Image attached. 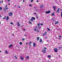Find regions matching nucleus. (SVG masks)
<instances>
[{
  "label": "nucleus",
  "mask_w": 62,
  "mask_h": 62,
  "mask_svg": "<svg viewBox=\"0 0 62 62\" xmlns=\"http://www.w3.org/2000/svg\"><path fill=\"white\" fill-rule=\"evenodd\" d=\"M32 18L31 19V22H33V20H35V18L34 17H32Z\"/></svg>",
  "instance_id": "obj_1"
},
{
  "label": "nucleus",
  "mask_w": 62,
  "mask_h": 62,
  "mask_svg": "<svg viewBox=\"0 0 62 62\" xmlns=\"http://www.w3.org/2000/svg\"><path fill=\"white\" fill-rule=\"evenodd\" d=\"M54 50L55 52H58V49L57 48H54Z\"/></svg>",
  "instance_id": "obj_2"
},
{
  "label": "nucleus",
  "mask_w": 62,
  "mask_h": 62,
  "mask_svg": "<svg viewBox=\"0 0 62 62\" xmlns=\"http://www.w3.org/2000/svg\"><path fill=\"white\" fill-rule=\"evenodd\" d=\"M12 15H13V13L12 12H10L9 14V16H12Z\"/></svg>",
  "instance_id": "obj_3"
},
{
  "label": "nucleus",
  "mask_w": 62,
  "mask_h": 62,
  "mask_svg": "<svg viewBox=\"0 0 62 62\" xmlns=\"http://www.w3.org/2000/svg\"><path fill=\"white\" fill-rule=\"evenodd\" d=\"M51 13V11H46V14H49L50 13Z\"/></svg>",
  "instance_id": "obj_4"
},
{
  "label": "nucleus",
  "mask_w": 62,
  "mask_h": 62,
  "mask_svg": "<svg viewBox=\"0 0 62 62\" xmlns=\"http://www.w3.org/2000/svg\"><path fill=\"white\" fill-rule=\"evenodd\" d=\"M13 45L11 44L9 46H8L9 48H10V47H13Z\"/></svg>",
  "instance_id": "obj_5"
},
{
  "label": "nucleus",
  "mask_w": 62,
  "mask_h": 62,
  "mask_svg": "<svg viewBox=\"0 0 62 62\" xmlns=\"http://www.w3.org/2000/svg\"><path fill=\"white\" fill-rule=\"evenodd\" d=\"M60 11V9L59 8H58V10L56 11L57 13H59V11Z\"/></svg>",
  "instance_id": "obj_6"
},
{
  "label": "nucleus",
  "mask_w": 62,
  "mask_h": 62,
  "mask_svg": "<svg viewBox=\"0 0 62 62\" xmlns=\"http://www.w3.org/2000/svg\"><path fill=\"white\" fill-rule=\"evenodd\" d=\"M43 52L44 53H45V54L46 53V50L45 49H44L43 50Z\"/></svg>",
  "instance_id": "obj_7"
},
{
  "label": "nucleus",
  "mask_w": 62,
  "mask_h": 62,
  "mask_svg": "<svg viewBox=\"0 0 62 62\" xmlns=\"http://www.w3.org/2000/svg\"><path fill=\"white\" fill-rule=\"evenodd\" d=\"M31 44H32V42H31V41H30L29 43V45H30V46H31Z\"/></svg>",
  "instance_id": "obj_8"
},
{
  "label": "nucleus",
  "mask_w": 62,
  "mask_h": 62,
  "mask_svg": "<svg viewBox=\"0 0 62 62\" xmlns=\"http://www.w3.org/2000/svg\"><path fill=\"white\" fill-rule=\"evenodd\" d=\"M33 45L34 47H35L36 46V44H35V43H33Z\"/></svg>",
  "instance_id": "obj_9"
},
{
  "label": "nucleus",
  "mask_w": 62,
  "mask_h": 62,
  "mask_svg": "<svg viewBox=\"0 0 62 62\" xmlns=\"http://www.w3.org/2000/svg\"><path fill=\"white\" fill-rule=\"evenodd\" d=\"M53 8L54 9V11H55V7L54 6L53 7Z\"/></svg>",
  "instance_id": "obj_10"
},
{
  "label": "nucleus",
  "mask_w": 62,
  "mask_h": 62,
  "mask_svg": "<svg viewBox=\"0 0 62 62\" xmlns=\"http://www.w3.org/2000/svg\"><path fill=\"white\" fill-rule=\"evenodd\" d=\"M6 19L7 20H8V19H9V17H8V16H7V18H6Z\"/></svg>",
  "instance_id": "obj_11"
},
{
  "label": "nucleus",
  "mask_w": 62,
  "mask_h": 62,
  "mask_svg": "<svg viewBox=\"0 0 62 62\" xmlns=\"http://www.w3.org/2000/svg\"><path fill=\"white\" fill-rule=\"evenodd\" d=\"M43 7H44V6H43V5H41L40 6V8H43Z\"/></svg>",
  "instance_id": "obj_12"
},
{
  "label": "nucleus",
  "mask_w": 62,
  "mask_h": 62,
  "mask_svg": "<svg viewBox=\"0 0 62 62\" xmlns=\"http://www.w3.org/2000/svg\"><path fill=\"white\" fill-rule=\"evenodd\" d=\"M59 23V22H58L57 21L55 23V24H57L58 23Z\"/></svg>",
  "instance_id": "obj_13"
},
{
  "label": "nucleus",
  "mask_w": 62,
  "mask_h": 62,
  "mask_svg": "<svg viewBox=\"0 0 62 62\" xmlns=\"http://www.w3.org/2000/svg\"><path fill=\"white\" fill-rule=\"evenodd\" d=\"M47 57H48V58H50L51 57V55H48L47 56Z\"/></svg>",
  "instance_id": "obj_14"
},
{
  "label": "nucleus",
  "mask_w": 62,
  "mask_h": 62,
  "mask_svg": "<svg viewBox=\"0 0 62 62\" xmlns=\"http://www.w3.org/2000/svg\"><path fill=\"white\" fill-rule=\"evenodd\" d=\"M17 24L18 26H20V24H19V22H18L17 23Z\"/></svg>",
  "instance_id": "obj_15"
},
{
  "label": "nucleus",
  "mask_w": 62,
  "mask_h": 62,
  "mask_svg": "<svg viewBox=\"0 0 62 62\" xmlns=\"http://www.w3.org/2000/svg\"><path fill=\"white\" fill-rule=\"evenodd\" d=\"M20 58L21 60H23V58H22L21 57H20Z\"/></svg>",
  "instance_id": "obj_16"
},
{
  "label": "nucleus",
  "mask_w": 62,
  "mask_h": 62,
  "mask_svg": "<svg viewBox=\"0 0 62 62\" xmlns=\"http://www.w3.org/2000/svg\"><path fill=\"white\" fill-rule=\"evenodd\" d=\"M4 9H5V10H6V9H8V8H7V7H5V8H4Z\"/></svg>",
  "instance_id": "obj_17"
},
{
  "label": "nucleus",
  "mask_w": 62,
  "mask_h": 62,
  "mask_svg": "<svg viewBox=\"0 0 62 62\" xmlns=\"http://www.w3.org/2000/svg\"><path fill=\"white\" fill-rule=\"evenodd\" d=\"M39 41L40 42H42V39H40Z\"/></svg>",
  "instance_id": "obj_18"
},
{
  "label": "nucleus",
  "mask_w": 62,
  "mask_h": 62,
  "mask_svg": "<svg viewBox=\"0 0 62 62\" xmlns=\"http://www.w3.org/2000/svg\"><path fill=\"white\" fill-rule=\"evenodd\" d=\"M29 56L28 55L26 57V58H27V59H28V58H29Z\"/></svg>",
  "instance_id": "obj_19"
},
{
  "label": "nucleus",
  "mask_w": 62,
  "mask_h": 62,
  "mask_svg": "<svg viewBox=\"0 0 62 62\" xmlns=\"http://www.w3.org/2000/svg\"><path fill=\"white\" fill-rule=\"evenodd\" d=\"M19 44L20 45H22V42H20L19 43Z\"/></svg>",
  "instance_id": "obj_20"
},
{
  "label": "nucleus",
  "mask_w": 62,
  "mask_h": 62,
  "mask_svg": "<svg viewBox=\"0 0 62 62\" xmlns=\"http://www.w3.org/2000/svg\"><path fill=\"white\" fill-rule=\"evenodd\" d=\"M2 10V7H0V10Z\"/></svg>",
  "instance_id": "obj_21"
},
{
  "label": "nucleus",
  "mask_w": 62,
  "mask_h": 62,
  "mask_svg": "<svg viewBox=\"0 0 62 62\" xmlns=\"http://www.w3.org/2000/svg\"><path fill=\"white\" fill-rule=\"evenodd\" d=\"M29 23H30L31 24H32V22H30V21H29Z\"/></svg>",
  "instance_id": "obj_22"
},
{
  "label": "nucleus",
  "mask_w": 62,
  "mask_h": 62,
  "mask_svg": "<svg viewBox=\"0 0 62 62\" xmlns=\"http://www.w3.org/2000/svg\"><path fill=\"white\" fill-rule=\"evenodd\" d=\"M36 30H37V29H36V28H35V29H34V31H36Z\"/></svg>",
  "instance_id": "obj_23"
},
{
  "label": "nucleus",
  "mask_w": 62,
  "mask_h": 62,
  "mask_svg": "<svg viewBox=\"0 0 62 62\" xmlns=\"http://www.w3.org/2000/svg\"><path fill=\"white\" fill-rule=\"evenodd\" d=\"M6 18V16H4V18H3V19H5Z\"/></svg>",
  "instance_id": "obj_24"
},
{
  "label": "nucleus",
  "mask_w": 62,
  "mask_h": 62,
  "mask_svg": "<svg viewBox=\"0 0 62 62\" xmlns=\"http://www.w3.org/2000/svg\"><path fill=\"white\" fill-rule=\"evenodd\" d=\"M37 38H38L37 40H39V37H37Z\"/></svg>",
  "instance_id": "obj_25"
},
{
  "label": "nucleus",
  "mask_w": 62,
  "mask_h": 62,
  "mask_svg": "<svg viewBox=\"0 0 62 62\" xmlns=\"http://www.w3.org/2000/svg\"><path fill=\"white\" fill-rule=\"evenodd\" d=\"M52 16H54V14L53 13L52 14Z\"/></svg>",
  "instance_id": "obj_26"
},
{
  "label": "nucleus",
  "mask_w": 62,
  "mask_h": 62,
  "mask_svg": "<svg viewBox=\"0 0 62 62\" xmlns=\"http://www.w3.org/2000/svg\"><path fill=\"white\" fill-rule=\"evenodd\" d=\"M44 34L45 35H47V32H45L44 33Z\"/></svg>",
  "instance_id": "obj_27"
},
{
  "label": "nucleus",
  "mask_w": 62,
  "mask_h": 62,
  "mask_svg": "<svg viewBox=\"0 0 62 62\" xmlns=\"http://www.w3.org/2000/svg\"><path fill=\"white\" fill-rule=\"evenodd\" d=\"M5 52L6 53V54H8V52H7V50H6L5 51Z\"/></svg>",
  "instance_id": "obj_28"
},
{
  "label": "nucleus",
  "mask_w": 62,
  "mask_h": 62,
  "mask_svg": "<svg viewBox=\"0 0 62 62\" xmlns=\"http://www.w3.org/2000/svg\"><path fill=\"white\" fill-rule=\"evenodd\" d=\"M62 48V47H59V49H61Z\"/></svg>",
  "instance_id": "obj_29"
},
{
  "label": "nucleus",
  "mask_w": 62,
  "mask_h": 62,
  "mask_svg": "<svg viewBox=\"0 0 62 62\" xmlns=\"http://www.w3.org/2000/svg\"><path fill=\"white\" fill-rule=\"evenodd\" d=\"M25 39H24V38H23L22 39V40H24Z\"/></svg>",
  "instance_id": "obj_30"
},
{
  "label": "nucleus",
  "mask_w": 62,
  "mask_h": 62,
  "mask_svg": "<svg viewBox=\"0 0 62 62\" xmlns=\"http://www.w3.org/2000/svg\"><path fill=\"white\" fill-rule=\"evenodd\" d=\"M10 24H13V23L12 22H11Z\"/></svg>",
  "instance_id": "obj_31"
},
{
  "label": "nucleus",
  "mask_w": 62,
  "mask_h": 62,
  "mask_svg": "<svg viewBox=\"0 0 62 62\" xmlns=\"http://www.w3.org/2000/svg\"><path fill=\"white\" fill-rule=\"evenodd\" d=\"M29 6H30V7H32V5H31V4H29Z\"/></svg>",
  "instance_id": "obj_32"
},
{
  "label": "nucleus",
  "mask_w": 62,
  "mask_h": 62,
  "mask_svg": "<svg viewBox=\"0 0 62 62\" xmlns=\"http://www.w3.org/2000/svg\"><path fill=\"white\" fill-rule=\"evenodd\" d=\"M47 30H48L49 31H50V29L48 28H47Z\"/></svg>",
  "instance_id": "obj_33"
},
{
  "label": "nucleus",
  "mask_w": 62,
  "mask_h": 62,
  "mask_svg": "<svg viewBox=\"0 0 62 62\" xmlns=\"http://www.w3.org/2000/svg\"><path fill=\"white\" fill-rule=\"evenodd\" d=\"M40 24L41 25H43V24L42 23H41Z\"/></svg>",
  "instance_id": "obj_34"
},
{
  "label": "nucleus",
  "mask_w": 62,
  "mask_h": 62,
  "mask_svg": "<svg viewBox=\"0 0 62 62\" xmlns=\"http://www.w3.org/2000/svg\"><path fill=\"white\" fill-rule=\"evenodd\" d=\"M33 1H34V0H31V2H33Z\"/></svg>",
  "instance_id": "obj_35"
},
{
  "label": "nucleus",
  "mask_w": 62,
  "mask_h": 62,
  "mask_svg": "<svg viewBox=\"0 0 62 62\" xmlns=\"http://www.w3.org/2000/svg\"><path fill=\"white\" fill-rule=\"evenodd\" d=\"M41 27L40 26L39 27V28L40 29V28H41Z\"/></svg>",
  "instance_id": "obj_36"
},
{
  "label": "nucleus",
  "mask_w": 62,
  "mask_h": 62,
  "mask_svg": "<svg viewBox=\"0 0 62 62\" xmlns=\"http://www.w3.org/2000/svg\"><path fill=\"white\" fill-rule=\"evenodd\" d=\"M38 26H39V23H38L37 24Z\"/></svg>",
  "instance_id": "obj_37"
},
{
  "label": "nucleus",
  "mask_w": 62,
  "mask_h": 62,
  "mask_svg": "<svg viewBox=\"0 0 62 62\" xmlns=\"http://www.w3.org/2000/svg\"><path fill=\"white\" fill-rule=\"evenodd\" d=\"M8 2H9V1H10V0H8Z\"/></svg>",
  "instance_id": "obj_38"
},
{
  "label": "nucleus",
  "mask_w": 62,
  "mask_h": 62,
  "mask_svg": "<svg viewBox=\"0 0 62 62\" xmlns=\"http://www.w3.org/2000/svg\"><path fill=\"white\" fill-rule=\"evenodd\" d=\"M44 49H45V50H46V49H47V48L46 47H45Z\"/></svg>",
  "instance_id": "obj_39"
},
{
  "label": "nucleus",
  "mask_w": 62,
  "mask_h": 62,
  "mask_svg": "<svg viewBox=\"0 0 62 62\" xmlns=\"http://www.w3.org/2000/svg\"><path fill=\"white\" fill-rule=\"evenodd\" d=\"M36 11H38V9H37L36 10Z\"/></svg>",
  "instance_id": "obj_40"
},
{
  "label": "nucleus",
  "mask_w": 62,
  "mask_h": 62,
  "mask_svg": "<svg viewBox=\"0 0 62 62\" xmlns=\"http://www.w3.org/2000/svg\"><path fill=\"white\" fill-rule=\"evenodd\" d=\"M44 35H45V34H43V36H44Z\"/></svg>",
  "instance_id": "obj_41"
},
{
  "label": "nucleus",
  "mask_w": 62,
  "mask_h": 62,
  "mask_svg": "<svg viewBox=\"0 0 62 62\" xmlns=\"http://www.w3.org/2000/svg\"><path fill=\"white\" fill-rule=\"evenodd\" d=\"M18 8H21V7L20 6H18Z\"/></svg>",
  "instance_id": "obj_42"
},
{
  "label": "nucleus",
  "mask_w": 62,
  "mask_h": 62,
  "mask_svg": "<svg viewBox=\"0 0 62 62\" xmlns=\"http://www.w3.org/2000/svg\"><path fill=\"white\" fill-rule=\"evenodd\" d=\"M26 45H27V44H28V43H27V42L26 43Z\"/></svg>",
  "instance_id": "obj_43"
},
{
  "label": "nucleus",
  "mask_w": 62,
  "mask_h": 62,
  "mask_svg": "<svg viewBox=\"0 0 62 62\" xmlns=\"http://www.w3.org/2000/svg\"><path fill=\"white\" fill-rule=\"evenodd\" d=\"M24 36H25L26 37H27V35H24Z\"/></svg>",
  "instance_id": "obj_44"
},
{
  "label": "nucleus",
  "mask_w": 62,
  "mask_h": 62,
  "mask_svg": "<svg viewBox=\"0 0 62 62\" xmlns=\"http://www.w3.org/2000/svg\"><path fill=\"white\" fill-rule=\"evenodd\" d=\"M52 20H53V21H54V18H52Z\"/></svg>",
  "instance_id": "obj_45"
},
{
  "label": "nucleus",
  "mask_w": 62,
  "mask_h": 62,
  "mask_svg": "<svg viewBox=\"0 0 62 62\" xmlns=\"http://www.w3.org/2000/svg\"><path fill=\"white\" fill-rule=\"evenodd\" d=\"M59 37H60V38H61V36H59Z\"/></svg>",
  "instance_id": "obj_46"
},
{
  "label": "nucleus",
  "mask_w": 62,
  "mask_h": 62,
  "mask_svg": "<svg viewBox=\"0 0 62 62\" xmlns=\"http://www.w3.org/2000/svg\"><path fill=\"white\" fill-rule=\"evenodd\" d=\"M34 14H35V15L36 14V13H34Z\"/></svg>",
  "instance_id": "obj_47"
},
{
  "label": "nucleus",
  "mask_w": 62,
  "mask_h": 62,
  "mask_svg": "<svg viewBox=\"0 0 62 62\" xmlns=\"http://www.w3.org/2000/svg\"><path fill=\"white\" fill-rule=\"evenodd\" d=\"M23 30H24V31H25V29H24Z\"/></svg>",
  "instance_id": "obj_48"
},
{
  "label": "nucleus",
  "mask_w": 62,
  "mask_h": 62,
  "mask_svg": "<svg viewBox=\"0 0 62 62\" xmlns=\"http://www.w3.org/2000/svg\"><path fill=\"white\" fill-rule=\"evenodd\" d=\"M23 2H24V0H23Z\"/></svg>",
  "instance_id": "obj_49"
},
{
  "label": "nucleus",
  "mask_w": 62,
  "mask_h": 62,
  "mask_svg": "<svg viewBox=\"0 0 62 62\" xmlns=\"http://www.w3.org/2000/svg\"><path fill=\"white\" fill-rule=\"evenodd\" d=\"M14 57H16V56H14Z\"/></svg>",
  "instance_id": "obj_50"
},
{
  "label": "nucleus",
  "mask_w": 62,
  "mask_h": 62,
  "mask_svg": "<svg viewBox=\"0 0 62 62\" xmlns=\"http://www.w3.org/2000/svg\"><path fill=\"white\" fill-rule=\"evenodd\" d=\"M17 58H17V57H16V59H17Z\"/></svg>",
  "instance_id": "obj_51"
},
{
  "label": "nucleus",
  "mask_w": 62,
  "mask_h": 62,
  "mask_svg": "<svg viewBox=\"0 0 62 62\" xmlns=\"http://www.w3.org/2000/svg\"><path fill=\"white\" fill-rule=\"evenodd\" d=\"M37 2H39V1H38V0H37Z\"/></svg>",
  "instance_id": "obj_52"
},
{
  "label": "nucleus",
  "mask_w": 62,
  "mask_h": 62,
  "mask_svg": "<svg viewBox=\"0 0 62 62\" xmlns=\"http://www.w3.org/2000/svg\"><path fill=\"white\" fill-rule=\"evenodd\" d=\"M1 15H0V18H1Z\"/></svg>",
  "instance_id": "obj_53"
},
{
  "label": "nucleus",
  "mask_w": 62,
  "mask_h": 62,
  "mask_svg": "<svg viewBox=\"0 0 62 62\" xmlns=\"http://www.w3.org/2000/svg\"><path fill=\"white\" fill-rule=\"evenodd\" d=\"M37 26H36L35 27L36 28H37Z\"/></svg>",
  "instance_id": "obj_54"
},
{
  "label": "nucleus",
  "mask_w": 62,
  "mask_h": 62,
  "mask_svg": "<svg viewBox=\"0 0 62 62\" xmlns=\"http://www.w3.org/2000/svg\"><path fill=\"white\" fill-rule=\"evenodd\" d=\"M59 39H61V37L60 38H59Z\"/></svg>",
  "instance_id": "obj_55"
},
{
  "label": "nucleus",
  "mask_w": 62,
  "mask_h": 62,
  "mask_svg": "<svg viewBox=\"0 0 62 62\" xmlns=\"http://www.w3.org/2000/svg\"><path fill=\"white\" fill-rule=\"evenodd\" d=\"M8 4L9 5H10V3H9Z\"/></svg>",
  "instance_id": "obj_56"
},
{
  "label": "nucleus",
  "mask_w": 62,
  "mask_h": 62,
  "mask_svg": "<svg viewBox=\"0 0 62 62\" xmlns=\"http://www.w3.org/2000/svg\"><path fill=\"white\" fill-rule=\"evenodd\" d=\"M37 18H38V16H36Z\"/></svg>",
  "instance_id": "obj_57"
},
{
  "label": "nucleus",
  "mask_w": 62,
  "mask_h": 62,
  "mask_svg": "<svg viewBox=\"0 0 62 62\" xmlns=\"http://www.w3.org/2000/svg\"><path fill=\"white\" fill-rule=\"evenodd\" d=\"M6 7H7V5H6Z\"/></svg>",
  "instance_id": "obj_58"
},
{
  "label": "nucleus",
  "mask_w": 62,
  "mask_h": 62,
  "mask_svg": "<svg viewBox=\"0 0 62 62\" xmlns=\"http://www.w3.org/2000/svg\"><path fill=\"white\" fill-rule=\"evenodd\" d=\"M3 1H2V3H3Z\"/></svg>",
  "instance_id": "obj_59"
},
{
  "label": "nucleus",
  "mask_w": 62,
  "mask_h": 62,
  "mask_svg": "<svg viewBox=\"0 0 62 62\" xmlns=\"http://www.w3.org/2000/svg\"><path fill=\"white\" fill-rule=\"evenodd\" d=\"M12 35H13V36H14V34H12Z\"/></svg>",
  "instance_id": "obj_60"
},
{
  "label": "nucleus",
  "mask_w": 62,
  "mask_h": 62,
  "mask_svg": "<svg viewBox=\"0 0 62 62\" xmlns=\"http://www.w3.org/2000/svg\"><path fill=\"white\" fill-rule=\"evenodd\" d=\"M1 3V1H0V3Z\"/></svg>",
  "instance_id": "obj_61"
},
{
  "label": "nucleus",
  "mask_w": 62,
  "mask_h": 62,
  "mask_svg": "<svg viewBox=\"0 0 62 62\" xmlns=\"http://www.w3.org/2000/svg\"><path fill=\"white\" fill-rule=\"evenodd\" d=\"M1 51H0V53H1Z\"/></svg>",
  "instance_id": "obj_62"
},
{
  "label": "nucleus",
  "mask_w": 62,
  "mask_h": 62,
  "mask_svg": "<svg viewBox=\"0 0 62 62\" xmlns=\"http://www.w3.org/2000/svg\"><path fill=\"white\" fill-rule=\"evenodd\" d=\"M15 7H16V5H15Z\"/></svg>",
  "instance_id": "obj_63"
},
{
  "label": "nucleus",
  "mask_w": 62,
  "mask_h": 62,
  "mask_svg": "<svg viewBox=\"0 0 62 62\" xmlns=\"http://www.w3.org/2000/svg\"><path fill=\"white\" fill-rule=\"evenodd\" d=\"M38 32H39V31H38Z\"/></svg>",
  "instance_id": "obj_64"
}]
</instances>
